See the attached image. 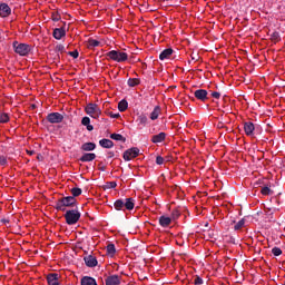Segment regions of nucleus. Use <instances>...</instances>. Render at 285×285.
I'll use <instances>...</instances> for the list:
<instances>
[{
  "label": "nucleus",
  "mask_w": 285,
  "mask_h": 285,
  "mask_svg": "<svg viewBox=\"0 0 285 285\" xmlns=\"http://www.w3.org/2000/svg\"><path fill=\"white\" fill-rule=\"evenodd\" d=\"M118 110L119 112H126V110H128V101L126 99L119 101Z\"/></svg>",
  "instance_id": "393cba45"
},
{
  "label": "nucleus",
  "mask_w": 285,
  "mask_h": 285,
  "mask_svg": "<svg viewBox=\"0 0 285 285\" xmlns=\"http://www.w3.org/2000/svg\"><path fill=\"white\" fill-rule=\"evenodd\" d=\"M139 83H141L139 78H129L127 81V86H129V88H135V86H139Z\"/></svg>",
  "instance_id": "a878e982"
},
{
  "label": "nucleus",
  "mask_w": 285,
  "mask_h": 285,
  "mask_svg": "<svg viewBox=\"0 0 285 285\" xmlns=\"http://www.w3.org/2000/svg\"><path fill=\"white\" fill-rule=\"evenodd\" d=\"M73 206H77V198L72 196H67L58 199L56 202V210H60L61 213H66V208H73Z\"/></svg>",
  "instance_id": "f257e3e1"
},
{
  "label": "nucleus",
  "mask_w": 285,
  "mask_h": 285,
  "mask_svg": "<svg viewBox=\"0 0 285 285\" xmlns=\"http://www.w3.org/2000/svg\"><path fill=\"white\" fill-rule=\"evenodd\" d=\"M1 222H2V224H10V220L6 219V218L1 219Z\"/></svg>",
  "instance_id": "09e8293b"
},
{
  "label": "nucleus",
  "mask_w": 285,
  "mask_h": 285,
  "mask_svg": "<svg viewBox=\"0 0 285 285\" xmlns=\"http://www.w3.org/2000/svg\"><path fill=\"white\" fill-rule=\"evenodd\" d=\"M47 121H49V124H61V121H63V115L59 112H51L47 115Z\"/></svg>",
  "instance_id": "6e6552de"
},
{
  "label": "nucleus",
  "mask_w": 285,
  "mask_h": 285,
  "mask_svg": "<svg viewBox=\"0 0 285 285\" xmlns=\"http://www.w3.org/2000/svg\"><path fill=\"white\" fill-rule=\"evenodd\" d=\"M109 187H110V188H117V184H116L115 181H110V183H109Z\"/></svg>",
  "instance_id": "de8ad7c7"
},
{
  "label": "nucleus",
  "mask_w": 285,
  "mask_h": 285,
  "mask_svg": "<svg viewBox=\"0 0 285 285\" xmlns=\"http://www.w3.org/2000/svg\"><path fill=\"white\" fill-rule=\"evenodd\" d=\"M55 52H60L61 55H63V52H66V47L63 45H57L55 48Z\"/></svg>",
  "instance_id": "e433bc0d"
},
{
  "label": "nucleus",
  "mask_w": 285,
  "mask_h": 285,
  "mask_svg": "<svg viewBox=\"0 0 285 285\" xmlns=\"http://www.w3.org/2000/svg\"><path fill=\"white\" fill-rule=\"evenodd\" d=\"M212 97L214 99H219V97H222V94L219 91H214V92H212Z\"/></svg>",
  "instance_id": "a18cd8bd"
},
{
  "label": "nucleus",
  "mask_w": 285,
  "mask_h": 285,
  "mask_svg": "<svg viewBox=\"0 0 285 285\" xmlns=\"http://www.w3.org/2000/svg\"><path fill=\"white\" fill-rule=\"evenodd\" d=\"M194 97H196L198 101H208V91L205 89L195 90Z\"/></svg>",
  "instance_id": "9b49d317"
},
{
  "label": "nucleus",
  "mask_w": 285,
  "mask_h": 285,
  "mask_svg": "<svg viewBox=\"0 0 285 285\" xmlns=\"http://www.w3.org/2000/svg\"><path fill=\"white\" fill-rule=\"evenodd\" d=\"M105 284L106 285H120L121 284V276H119V275L108 276L105 279Z\"/></svg>",
  "instance_id": "f8f14e48"
},
{
  "label": "nucleus",
  "mask_w": 285,
  "mask_h": 285,
  "mask_svg": "<svg viewBox=\"0 0 285 285\" xmlns=\"http://www.w3.org/2000/svg\"><path fill=\"white\" fill-rule=\"evenodd\" d=\"M81 125L82 126H86L87 130L89 132H92V130H95V127L92 125H90V117L88 116H85L82 119H81Z\"/></svg>",
  "instance_id": "6ab92c4d"
},
{
  "label": "nucleus",
  "mask_w": 285,
  "mask_h": 285,
  "mask_svg": "<svg viewBox=\"0 0 285 285\" xmlns=\"http://www.w3.org/2000/svg\"><path fill=\"white\" fill-rule=\"evenodd\" d=\"M244 131L247 137H250L255 132V125L250 121L244 124Z\"/></svg>",
  "instance_id": "2eb2a0df"
},
{
  "label": "nucleus",
  "mask_w": 285,
  "mask_h": 285,
  "mask_svg": "<svg viewBox=\"0 0 285 285\" xmlns=\"http://www.w3.org/2000/svg\"><path fill=\"white\" fill-rule=\"evenodd\" d=\"M8 164V159L4 156L0 157V166H6Z\"/></svg>",
  "instance_id": "c03bdc74"
},
{
  "label": "nucleus",
  "mask_w": 285,
  "mask_h": 285,
  "mask_svg": "<svg viewBox=\"0 0 285 285\" xmlns=\"http://www.w3.org/2000/svg\"><path fill=\"white\" fill-rule=\"evenodd\" d=\"M262 195H273V191L271 190L269 186H264L261 189Z\"/></svg>",
  "instance_id": "473e14b6"
},
{
  "label": "nucleus",
  "mask_w": 285,
  "mask_h": 285,
  "mask_svg": "<svg viewBox=\"0 0 285 285\" xmlns=\"http://www.w3.org/2000/svg\"><path fill=\"white\" fill-rule=\"evenodd\" d=\"M107 57L109 59H112V61H117L118 63H121L124 61H128V53L117 51V50H111L107 53Z\"/></svg>",
  "instance_id": "423d86ee"
},
{
  "label": "nucleus",
  "mask_w": 285,
  "mask_h": 285,
  "mask_svg": "<svg viewBox=\"0 0 285 285\" xmlns=\"http://www.w3.org/2000/svg\"><path fill=\"white\" fill-rule=\"evenodd\" d=\"M180 215H181V212L180 210H178V209H174L173 212H171V219H179V217H180Z\"/></svg>",
  "instance_id": "f704fd0d"
},
{
  "label": "nucleus",
  "mask_w": 285,
  "mask_h": 285,
  "mask_svg": "<svg viewBox=\"0 0 285 285\" xmlns=\"http://www.w3.org/2000/svg\"><path fill=\"white\" fill-rule=\"evenodd\" d=\"M194 284L195 285H202V284H204V279H202V277H199V276H196L195 279H194Z\"/></svg>",
  "instance_id": "a19ab883"
},
{
  "label": "nucleus",
  "mask_w": 285,
  "mask_h": 285,
  "mask_svg": "<svg viewBox=\"0 0 285 285\" xmlns=\"http://www.w3.org/2000/svg\"><path fill=\"white\" fill-rule=\"evenodd\" d=\"M48 285H59V274L51 273L47 275Z\"/></svg>",
  "instance_id": "ddd939ff"
},
{
  "label": "nucleus",
  "mask_w": 285,
  "mask_h": 285,
  "mask_svg": "<svg viewBox=\"0 0 285 285\" xmlns=\"http://www.w3.org/2000/svg\"><path fill=\"white\" fill-rule=\"evenodd\" d=\"M246 224V220L240 219L235 226H234V229L236 230H240V228H244V225Z\"/></svg>",
  "instance_id": "c9c22d12"
},
{
  "label": "nucleus",
  "mask_w": 285,
  "mask_h": 285,
  "mask_svg": "<svg viewBox=\"0 0 285 285\" xmlns=\"http://www.w3.org/2000/svg\"><path fill=\"white\" fill-rule=\"evenodd\" d=\"M164 1H168V0H164Z\"/></svg>",
  "instance_id": "5fc2aeb1"
},
{
  "label": "nucleus",
  "mask_w": 285,
  "mask_h": 285,
  "mask_svg": "<svg viewBox=\"0 0 285 285\" xmlns=\"http://www.w3.org/2000/svg\"><path fill=\"white\" fill-rule=\"evenodd\" d=\"M10 121V116L8 114H0V124H8Z\"/></svg>",
  "instance_id": "2f4dec72"
},
{
  "label": "nucleus",
  "mask_w": 285,
  "mask_h": 285,
  "mask_svg": "<svg viewBox=\"0 0 285 285\" xmlns=\"http://www.w3.org/2000/svg\"><path fill=\"white\" fill-rule=\"evenodd\" d=\"M159 115H161V108L159 106H156L150 114L151 121L159 119Z\"/></svg>",
  "instance_id": "5701e85b"
},
{
  "label": "nucleus",
  "mask_w": 285,
  "mask_h": 285,
  "mask_svg": "<svg viewBox=\"0 0 285 285\" xmlns=\"http://www.w3.org/2000/svg\"><path fill=\"white\" fill-rule=\"evenodd\" d=\"M271 39L274 41V43H277V41H279V39H281L279 32L274 31V32L271 35Z\"/></svg>",
  "instance_id": "72a5a7b5"
},
{
  "label": "nucleus",
  "mask_w": 285,
  "mask_h": 285,
  "mask_svg": "<svg viewBox=\"0 0 285 285\" xmlns=\"http://www.w3.org/2000/svg\"><path fill=\"white\" fill-rule=\"evenodd\" d=\"M97 159V155L92 153L83 154L80 157V161L86 163V161H95Z\"/></svg>",
  "instance_id": "aec40b11"
},
{
  "label": "nucleus",
  "mask_w": 285,
  "mask_h": 285,
  "mask_svg": "<svg viewBox=\"0 0 285 285\" xmlns=\"http://www.w3.org/2000/svg\"><path fill=\"white\" fill-rule=\"evenodd\" d=\"M109 157H115V153L110 151Z\"/></svg>",
  "instance_id": "864d4df0"
},
{
  "label": "nucleus",
  "mask_w": 285,
  "mask_h": 285,
  "mask_svg": "<svg viewBox=\"0 0 285 285\" xmlns=\"http://www.w3.org/2000/svg\"><path fill=\"white\" fill-rule=\"evenodd\" d=\"M66 37V29L63 28H56L53 30V38L57 39L58 41L63 39Z\"/></svg>",
  "instance_id": "f3484780"
},
{
  "label": "nucleus",
  "mask_w": 285,
  "mask_h": 285,
  "mask_svg": "<svg viewBox=\"0 0 285 285\" xmlns=\"http://www.w3.org/2000/svg\"><path fill=\"white\" fill-rule=\"evenodd\" d=\"M117 253V249L115 248V244L107 245V254L108 255H115Z\"/></svg>",
  "instance_id": "7c9ffc66"
},
{
  "label": "nucleus",
  "mask_w": 285,
  "mask_h": 285,
  "mask_svg": "<svg viewBox=\"0 0 285 285\" xmlns=\"http://www.w3.org/2000/svg\"><path fill=\"white\" fill-rule=\"evenodd\" d=\"M27 153H28L30 156L35 155V150H27Z\"/></svg>",
  "instance_id": "3c124183"
},
{
  "label": "nucleus",
  "mask_w": 285,
  "mask_h": 285,
  "mask_svg": "<svg viewBox=\"0 0 285 285\" xmlns=\"http://www.w3.org/2000/svg\"><path fill=\"white\" fill-rule=\"evenodd\" d=\"M68 55H69V57H72L73 59H77L79 57V51H77V50L69 51Z\"/></svg>",
  "instance_id": "ea45409f"
},
{
  "label": "nucleus",
  "mask_w": 285,
  "mask_h": 285,
  "mask_svg": "<svg viewBox=\"0 0 285 285\" xmlns=\"http://www.w3.org/2000/svg\"><path fill=\"white\" fill-rule=\"evenodd\" d=\"M83 262H85L86 266H88V268H95V266H97L99 264V262L97 261V257H95L92 255L85 256Z\"/></svg>",
  "instance_id": "9d476101"
},
{
  "label": "nucleus",
  "mask_w": 285,
  "mask_h": 285,
  "mask_svg": "<svg viewBox=\"0 0 285 285\" xmlns=\"http://www.w3.org/2000/svg\"><path fill=\"white\" fill-rule=\"evenodd\" d=\"M12 14V9L8 3H0V17L6 19V17H10Z\"/></svg>",
  "instance_id": "1a4fd4ad"
},
{
  "label": "nucleus",
  "mask_w": 285,
  "mask_h": 285,
  "mask_svg": "<svg viewBox=\"0 0 285 285\" xmlns=\"http://www.w3.org/2000/svg\"><path fill=\"white\" fill-rule=\"evenodd\" d=\"M37 159L41 161V159H43V156H41V154H39V155L37 156Z\"/></svg>",
  "instance_id": "603ef678"
},
{
  "label": "nucleus",
  "mask_w": 285,
  "mask_h": 285,
  "mask_svg": "<svg viewBox=\"0 0 285 285\" xmlns=\"http://www.w3.org/2000/svg\"><path fill=\"white\" fill-rule=\"evenodd\" d=\"M115 210H132L135 208V198L117 199L114 203Z\"/></svg>",
  "instance_id": "f03ea898"
},
{
  "label": "nucleus",
  "mask_w": 285,
  "mask_h": 285,
  "mask_svg": "<svg viewBox=\"0 0 285 285\" xmlns=\"http://www.w3.org/2000/svg\"><path fill=\"white\" fill-rule=\"evenodd\" d=\"M101 46V42L95 39H89L88 40V48L92 50V48H99Z\"/></svg>",
  "instance_id": "cd10ccee"
},
{
  "label": "nucleus",
  "mask_w": 285,
  "mask_h": 285,
  "mask_svg": "<svg viewBox=\"0 0 285 285\" xmlns=\"http://www.w3.org/2000/svg\"><path fill=\"white\" fill-rule=\"evenodd\" d=\"M99 145L101 146V148H112L115 146V142H112V140L110 139H101L99 140Z\"/></svg>",
  "instance_id": "b1692460"
},
{
  "label": "nucleus",
  "mask_w": 285,
  "mask_h": 285,
  "mask_svg": "<svg viewBox=\"0 0 285 285\" xmlns=\"http://www.w3.org/2000/svg\"><path fill=\"white\" fill-rule=\"evenodd\" d=\"M13 50L14 52H17V55H20V57H28V55H30V51L32 50V47H30V45L18 43L17 41H14Z\"/></svg>",
  "instance_id": "20e7f679"
},
{
  "label": "nucleus",
  "mask_w": 285,
  "mask_h": 285,
  "mask_svg": "<svg viewBox=\"0 0 285 285\" xmlns=\"http://www.w3.org/2000/svg\"><path fill=\"white\" fill-rule=\"evenodd\" d=\"M170 224H173V218H170L168 216H160L159 217V225L163 228H168V226H170Z\"/></svg>",
  "instance_id": "dca6fc26"
},
{
  "label": "nucleus",
  "mask_w": 285,
  "mask_h": 285,
  "mask_svg": "<svg viewBox=\"0 0 285 285\" xmlns=\"http://www.w3.org/2000/svg\"><path fill=\"white\" fill-rule=\"evenodd\" d=\"M71 197H79V195H81V193H82V190H81V188H78V187H73V188H71Z\"/></svg>",
  "instance_id": "c756f323"
},
{
  "label": "nucleus",
  "mask_w": 285,
  "mask_h": 285,
  "mask_svg": "<svg viewBox=\"0 0 285 285\" xmlns=\"http://www.w3.org/2000/svg\"><path fill=\"white\" fill-rule=\"evenodd\" d=\"M136 157H139V148L137 147L127 149L122 154V158L125 159V161H130V159H135Z\"/></svg>",
  "instance_id": "0eeeda50"
},
{
  "label": "nucleus",
  "mask_w": 285,
  "mask_h": 285,
  "mask_svg": "<svg viewBox=\"0 0 285 285\" xmlns=\"http://www.w3.org/2000/svg\"><path fill=\"white\" fill-rule=\"evenodd\" d=\"M110 139H114V141H122V144H126V137H124L121 134H111Z\"/></svg>",
  "instance_id": "bb28decb"
},
{
  "label": "nucleus",
  "mask_w": 285,
  "mask_h": 285,
  "mask_svg": "<svg viewBox=\"0 0 285 285\" xmlns=\"http://www.w3.org/2000/svg\"><path fill=\"white\" fill-rule=\"evenodd\" d=\"M190 57H191V61H199V53L193 52V53L190 55Z\"/></svg>",
  "instance_id": "79ce46f5"
},
{
  "label": "nucleus",
  "mask_w": 285,
  "mask_h": 285,
  "mask_svg": "<svg viewBox=\"0 0 285 285\" xmlns=\"http://www.w3.org/2000/svg\"><path fill=\"white\" fill-rule=\"evenodd\" d=\"M173 52H174L173 48L163 50L159 55L160 61H164L165 59H170V57L173 56Z\"/></svg>",
  "instance_id": "a211bd4d"
},
{
  "label": "nucleus",
  "mask_w": 285,
  "mask_h": 285,
  "mask_svg": "<svg viewBox=\"0 0 285 285\" xmlns=\"http://www.w3.org/2000/svg\"><path fill=\"white\" fill-rule=\"evenodd\" d=\"M109 117H111V119H119L120 115L119 114L109 112Z\"/></svg>",
  "instance_id": "49530a36"
},
{
  "label": "nucleus",
  "mask_w": 285,
  "mask_h": 285,
  "mask_svg": "<svg viewBox=\"0 0 285 285\" xmlns=\"http://www.w3.org/2000/svg\"><path fill=\"white\" fill-rule=\"evenodd\" d=\"M138 122L140 126H146L148 124V117L146 115L138 116Z\"/></svg>",
  "instance_id": "c85d7f7f"
},
{
  "label": "nucleus",
  "mask_w": 285,
  "mask_h": 285,
  "mask_svg": "<svg viewBox=\"0 0 285 285\" xmlns=\"http://www.w3.org/2000/svg\"><path fill=\"white\" fill-rule=\"evenodd\" d=\"M85 111L89 117H92V119H97L98 117H101V109L99 108V105L89 102Z\"/></svg>",
  "instance_id": "39448f33"
},
{
  "label": "nucleus",
  "mask_w": 285,
  "mask_h": 285,
  "mask_svg": "<svg viewBox=\"0 0 285 285\" xmlns=\"http://www.w3.org/2000/svg\"><path fill=\"white\" fill-rule=\"evenodd\" d=\"M161 141H166V132L161 131L157 135H154L151 137V142L153 144H161Z\"/></svg>",
  "instance_id": "4468645a"
},
{
  "label": "nucleus",
  "mask_w": 285,
  "mask_h": 285,
  "mask_svg": "<svg viewBox=\"0 0 285 285\" xmlns=\"http://www.w3.org/2000/svg\"><path fill=\"white\" fill-rule=\"evenodd\" d=\"M52 21H61V16L58 12L51 13Z\"/></svg>",
  "instance_id": "58836bf2"
},
{
  "label": "nucleus",
  "mask_w": 285,
  "mask_h": 285,
  "mask_svg": "<svg viewBox=\"0 0 285 285\" xmlns=\"http://www.w3.org/2000/svg\"><path fill=\"white\" fill-rule=\"evenodd\" d=\"M272 253H273V255H274L275 257H279V255H282V248H279V247H274V248L272 249Z\"/></svg>",
  "instance_id": "4c0bfd02"
},
{
  "label": "nucleus",
  "mask_w": 285,
  "mask_h": 285,
  "mask_svg": "<svg viewBox=\"0 0 285 285\" xmlns=\"http://www.w3.org/2000/svg\"><path fill=\"white\" fill-rule=\"evenodd\" d=\"M97 148V145L95 142H85L81 145V150L85 153H90Z\"/></svg>",
  "instance_id": "412c9836"
},
{
  "label": "nucleus",
  "mask_w": 285,
  "mask_h": 285,
  "mask_svg": "<svg viewBox=\"0 0 285 285\" xmlns=\"http://www.w3.org/2000/svg\"><path fill=\"white\" fill-rule=\"evenodd\" d=\"M99 170H101V173H106V166L99 167Z\"/></svg>",
  "instance_id": "8fccbe9b"
},
{
  "label": "nucleus",
  "mask_w": 285,
  "mask_h": 285,
  "mask_svg": "<svg viewBox=\"0 0 285 285\" xmlns=\"http://www.w3.org/2000/svg\"><path fill=\"white\" fill-rule=\"evenodd\" d=\"M65 219L68 226H75V224L81 219V212H79V208L77 207L75 209L66 210Z\"/></svg>",
  "instance_id": "7ed1b4c3"
},
{
  "label": "nucleus",
  "mask_w": 285,
  "mask_h": 285,
  "mask_svg": "<svg viewBox=\"0 0 285 285\" xmlns=\"http://www.w3.org/2000/svg\"><path fill=\"white\" fill-rule=\"evenodd\" d=\"M156 164H157L158 166H161V164H164V157L157 156V157H156Z\"/></svg>",
  "instance_id": "37998d69"
},
{
  "label": "nucleus",
  "mask_w": 285,
  "mask_h": 285,
  "mask_svg": "<svg viewBox=\"0 0 285 285\" xmlns=\"http://www.w3.org/2000/svg\"><path fill=\"white\" fill-rule=\"evenodd\" d=\"M81 285H97V281L90 276H85L80 281Z\"/></svg>",
  "instance_id": "4be33fe9"
}]
</instances>
